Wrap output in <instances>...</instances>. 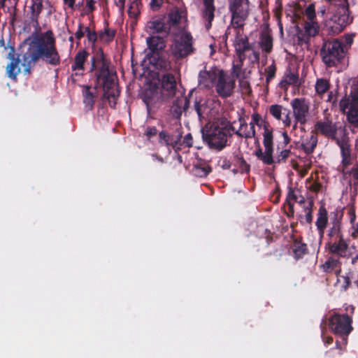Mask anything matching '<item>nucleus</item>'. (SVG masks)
<instances>
[{
    "mask_svg": "<svg viewBox=\"0 0 358 358\" xmlns=\"http://www.w3.org/2000/svg\"><path fill=\"white\" fill-rule=\"evenodd\" d=\"M8 58L11 62L7 66L8 77L15 80L17 75L21 71L20 64L25 74L31 73V68L36 62L42 58L48 64L57 65L59 63L60 57L55 47V39L51 31H48L40 36H36L29 44L28 50L20 53L15 57V50L10 48Z\"/></svg>",
    "mask_w": 358,
    "mask_h": 358,
    "instance_id": "obj_1",
    "label": "nucleus"
},
{
    "mask_svg": "<svg viewBox=\"0 0 358 358\" xmlns=\"http://www.w3.org/2000/svg\"><path fill=\"white\" fill-rule=\"evenodd\" d=\"M110 62L105 58L101 49L99 50L91 61L90 71L93 73L96 83L102 86L103 96L108 99L110 106L114 107L120 95L116 82V73L110 69Z\"/></svg>",
    "mask_w": 358,
    "mask_h": 358,
    "instance_id": "obj_2",
    "label": "nucleus"
},
{
    "mask_svg": "<svg viewBox=\"0 0 358 358\" xmlns=\"http://www.w3.org/2000/svg\"><path fill=\"white\" fill-rule=\"evenodd\" d=\"M234 130V127L227 119L219 118L202 129V138L210 149L220 151L227 146L228 137L231 136V131Z\"/></svg>",
    "mask_w": 358,
    "mask_h": 358,
    "instance_id": "obj_3",
    "label": "nucleus"
},
{
    "mask_svg": "<svg viewBox=\"0 0 358 358\" xmlns=\"http://www.w3.org/2000/svg\"><path fill=\"white\" fill-rule=\"evenodd\" d=\"M320 55L327 67H336L345 58L346 48L339 38L324 39Z\"/></svg>",
    "mask_w": 358,
    "mask_h": 358,
    "instance_id": "obj_4",
    "label": "nucleus"
},
{
    "mask_svg": "<svg viewBox=\"0 0 358 358\" xmlns=\"http://www.w3.org/2000/svg\"><path fill=\"white\" fill-rule=\"evenodd\" d=\"M247 20L248 18L245 20L243 26L239 27H234L231 21L232 27L237 29L234 41V47L238 59L241 60V62L248 58L252 64H258L259 61V54L253 49L252 45L249 42L248 36L243 33V29Z\"/></svg>",
    "mask_w": 358,
    "mask_h": 358,
    "instance_id": "obj_5",
    "label": "nucleus"
},
{
    "mask_svg": "<svg viewBox=\"0 0 358 358\" xmlns=\"http://www.w3.org/2000/svg\"><path fill=\"white\" fill-rule=\"evenodd\" d=\"M340 110L346 115L348 121L358 126V78L352 80L350 92L339 102Z\"/></svg>",
    "mask_w": 358,
    "mask_h": 358,
    "instance_id": "obj_6",
    "label": "nucleus"
},
{
    "mask_svg": "<svg viewBox=\"0 0 358 358\" xmlns=\"http://www.w3.org/2000/svg\"><path fill=\"white\" fill-rule=\"evenodd\" d=\"M331 6L334 8V13L332 20L334 25L330 27V31L332 34H338L345 27L352 22V17H350L351 11L348 0L334 4Z\"/></svg>",
    "mask_w": 358,
    "mask_h": 358,
    "instance_id": "obj_7",
    "label": "nucleus"
},
{
    "mask_svg": "<svg viewBox=\"0 0 358 358\" xmlns=\"http://www.w3.org/2000/svg\"><path fill=\"white\" fill-rule=\"evenodd\" d=\"M193 37L192 34L183 31L181 34L173 40L170 45L171 55L177 60L187 58L194 52Z\"/></svg>",
    "mask_w": 358,
    "mask_h": 358,
    "instance_id": "obj_8",
    "label": "nucleus"
},
{
    "mask_svg": "<svg viewBox=\"0 0 358 358\" xmlns=\"http://www.w3.org/2000/svg\"><path fill=\"white\" fill-rule=\"evenodd\" d=\"M314 131L335 142L348 133L345 125L328 119L317 121L314 125Z\"/></svg>",
    "mask_w": 358,
    "mask_h": 358,
    "instance_id": "obj_9",
    "label": "nucleus"
},
{
    "mask_svg": "<svg viewBox=\"0 0 358 358\" xmlns=\"http://www.w3.org/2000/svg\"><path fill=\"white\" fill-rule=\"evenodd\" d=\"M229 10L231 14L234 27H243L250 13L249 0H228Z\"/></svg>",
    "mask_w": 358,
    "mask_h": 358,
    "instance_id": "obj_10",
    "label": "nucleus"
},
{
    "mask_svg": "<svg viewBox=\"0 0 358 358\" xmlns=\"http://www.w3.org/2000/svg\"><path fill=\"white\" fill-rule=\"evenodd\" d=\"M352 320L348 315H334L329 320V327L336 334L343 336L345 343H347V336L352 330Z\"/></svg>",
    "mask_w": 358,
    "mask_h": 358,
    "instance_id": "obj_11",
    "label": "nucleus"
},
{
    "mask_svg": "<svg viewBox=\"0 0 358 358\" xmlns=\"http://www.w3.org/2000/svg\"><path fill=\"white\" fill-rule=\"evenodd\" d=\"M264 139L263 143L265 148L263 152L261 148H259L255 152V155L258 159L262 160L264 164L270 165L275 163V160L273 159V132L268 128V126L264 124Z\"/></svg>",
    "mask_w": 358,
    "mask_h": 358,
    "instance_id": "obj_12",
    "label": "nucleus"
},
{
    "mask_svg": "<svg viewBox=\"0 0 358 358\" xmlns=\"http://www.w3.org/2000/svg\"><path fill=\"white\" fill-rule=\"evenodd\" d=\"M235 88V79L227 75L222 70L218 71V78L215 85V90L222 98L229 97L233 94Z\"/></svg>",
    "mask_w": 358,
    "mask_h": 358,
    "instance_id": "obj_13",
    "label": "nucleus"
},
{
    "mask_svg": "<svg viewBox=\"0 0 358 358\" xmlns=\"http://www.w3.org/2000/svg\"><path fill=\"white\" fill-rule=\"evenodd\" d=\"M293 110V115L295 118L294 127L299 122L301 124H305L307 122V117L309 115V103L304 98L294 99L291 102Z\"/></svg>",
    "mask_w": 358,
    "mask_h": 358,
    "instance_id": "obj_14",
    "label": "nucleus"
},
{
    "mask_svg": "<svg viewBox=\"0 0 358 358\" xmlns=\"http://www.w3.org/2000/svg\"><path fill=\"white\" fill-rule=\"evenodd\" d=\"M169 27H179L185 31L187 26V12L183 8H173L168 14Z\"/></svg>",
    "mask_w": 358,
    "mask_h": 358,
    "instance_id": "obj_15",
    "label": "nucleus"
},
{
    "mask_svg": "<svg viewBox=\"0 0 358 358\" xmlns=\"http://www.w3.org/2000/svg\"><path fill=\"white\" fill-rule=\"evenodd\" d=\"M162 94L164 98L172 99L178 96V93H182L177 87V83L173 75L165 74L162 79Z\"/></svg>",
    "mask_w": 358,
    "mask_h": 358,
    "instance_id": "obj_16",
    "label": "nucleus"
},
{
    "mask_svg": "<svg viewBox=\"0 0 358 358\" xmlns=\"http://www.w3.org/2000/svg\"><path fill=\"white\" fill-rule=\"evenodd\" d=\"M304 33L299 30L297 33L299 44L308 43L310 38L315 36L319 33L320 26L315 20H306L304 22Z\"/></svg>",
    "mask_w": 358,
    "mask_h": 358,
    "instance_id": "obj_17",
    "label": "nucleus"
},
{
    "mask_svg": "<svg viewBox=\"0 0 358 358\" xmlns=\"http://www.w3.org/2000/svg\"><path fill=\"white\" fill-rule=\"evenodd\" d=\"M174 99L170 110L173 117L179 119L188 108L189 100L182 93H178Z\"/></svg>",
    "mask_w": 358,
    "mask_h": 358,
    "instance_id": "obj_18",
    "label": "nucleus"
},
{
    "mask_svg": "<svg viewBox=\"0 0 358 358\" xmlns=\"http://www.w3.org/2000/svg\"><path fill=\"white\" fill-rule=\"evenodd\" d=\"M147 29L152 34H164L167 36L170 34V27L165 24L164 17H153L147 23Z\"/></svg>",
    "mask_w": 358,
    "mask_h": 358,
    "instance_id": "obj_19",
    "label": "nucleus"
},
{
    "mask_svg": "<svg viewBox=\"0 0 358 358\" xmlns=\"http://www.w3.org/2000/svg\"><path fill=\"white\" fill-rule=\"evenodd\" d=\"M336 143L340 147L342 155V164L344 168H347L352 160L351 148L348 133L338 139Z\"/></svg>",
    "mask_w": 358,
    "mask_h": 358,
    "instance_id": "obj_20",
    "label": "nucleus"
},
{
    "mask_svg": "<svg viewBox=\"0 0 358 358\" xmlns=\"http://www.w3.org/2000/svg\"><path fill=\"white\" fill-rule=\"evenodd\" d=\"M327 248L330 253L341 257H346L349 246L348 241L343 237L337 240L328 241Z\"/></svg>",
    "mask_w": 358,
    "mask_h": 358,
    "instance_id": "obj_21",
    "label": "nucleus"
},
{
    "mask_svg": "<svg viewBox=\"0 0 358 358\" xmlns=\"http://www.w3.org/2000/svg\"><path fill=\"white\" fill-rule=\"evenodd\" d=\"M148 48L152 54H159L166 48V40L158 35H151L146 39Z\"/></svg>",
    "mask_w": 358,
    "mask_h": 358,
    "instance_id": "obj_22",
    "label": "nucleus"
},
{
    "mask_svg": "<svg viewBox=\"0 0 358 358\" xmlns=\"http://www.w3.org/2000/svg\"><path fill=\"white\" fill-rule=\"evenodd\" d=\"M238 121L240 122V127L238 130L234 131L235 134L241 138H254L256 134L254 124L250 123V126H248L244 117L241 115L238 117Z\"/></svg>",
    "mask_w": 358,
    "mask_h": 358,
    "instance_id": "obj_23",
    "label": "nucleus"
},
{
    "mask_svg": "<svg viewBox=\"0 0 358 358\" xmlns=\"http://www.w3.org/2000/svg\"><path fill=\"white\" fill-rule=\"evenodd\" d=\"M218 78V71L210 69L201 71L199 75V85L204 87H210Z\"/></svg>",
    "mask_w": 358,
    "mask_h": 358,
    "instance_id": "obj_24",
    "label": "nucleus"
},
{
    "mask_svg": "<svg viewBox=\"0 0 358 358\" xmlns=\"http://www.w3.org/2000/svg\"><path fill=\"white\" fill-rule=\"evenodd\" d=\"M159 137L160 142L164 141L166 145H171L175 150H180L182 148L181 134H179L174 138L167 132L162 131L159 133Z\"/></svg>",
    "mask_w": 358,
    "mask_h": 358,
    "instance_id": "obj_25",
    "label": "nucleus"
},
{
    "mask_svg": "<svg viewBox=\"0 0 358 358\" xmlns=\"http://www.w3.org/2000/svg\"><path fill=\"white\" fill-rule=\"evenodd\" d=\"M203 5L204 8L202 10V17L206 22V27L207 29H209L215 17V7L213 2H205Z\"/></svg>",
    "mask_w": 358,
    "mask_h": 358,
    "instance_id": "obj_26",
    "label": "nucleus"
},
{
    "mask_svg": "<svg viewBox=\"0 0 358 358\" xmlns=\"http://www.w3.org/2000/svg\"><path fill=\"white\" fill-rule=\"evenodd\" d=\"M327 210L324 206H321L318 210L316 226L320 235L322 236L328 222Z\"/></svg>",
    "mask_w": 358,
    "mask_h": 358,
    "instance_id": "obj_27",
    "label": "nucleus"
},
{
    "mask_svg": "<svg viewBox=\"0 0 358 358\" xmlns=\"http://www.w3.org/2000/svg\"><path fill=\"white\" fill-rule=\"evenodd\" d=\"M341 263L339 259L330 257L321 266L323 271L326 273H331L335 271L337 275L340 273L341 268Z\"/></svg>",
    "mask_w": 358,
    "mask_h": 358,
    "instance_id": "obj_28",
    "label": "nucleus"
},
{
    "mask_svg": "<svg viewBox=\"0 0 358 358\" xmlns=\"http://www.w3.org/2000/svg\"><path fill=\"white\" fill-rule=\"evenodd\" d=\"M327 236L328 241L337 240L343 237V234L341 231V223L340 221L335 220L331 223V227L329 230Z\"/></svg>",
    "mask_w": 358,
    "mask_h": 358,
    "instance_id": "obj_29",
    "label": "nucleus"
},
{
    "mask_svg": "<svg viewBox=\"0 0 358 358\" xmlns=\"http://www.w3.org/2000/svg\"><path fill=\"white\" fill-rule=\"evenodd\" d=\"M89 55L90 54L85 50H79L75 56L72 69L73 71L83 70L85 62L87 60Z\"/></svg>",
    "mask_w": 358,
    "mask_h": 358,
    "instance_id": "obj_30",
    "label": "nucleus"
},
{
    "mask_svg": "<svg viewBox=\"0 0 358 358\" xmlns=\"http://www.w3.org/2000/svg\"><path fill=\"white\" fill-rule=\"evenodd\" d=\"M259 45L263 51L269 53L273 48V38L267 32H262L260 37Z\"/></svg>",
    "mask_w": 358,
    "mask_h": 358,
    "instance_id": "obj_31",
    "label": "nucleus"
},
{
    "mask_svg": "<svg viewBox=\"0 0 358 358\" xmlns=\"http://www.w3.org/2000/svg\"><path fill=\"white\" fill-rule=\"evenodd\" d=\"M243 62L238 59L237 64H234L231 71V78H237L239 80L243 78H247V73L245 69H243Z\"/></svg>",
    "mask_w": 358,
    "mask_h": 358,
    "instance_id": "obj_32",
    "label": "nucleus"
},
{
    "mask_svg": "<svg viewBox=\"0 0 358 358\" xmlns=\"http://www.w3.org/2000/svg\"><path fill=\"white\" fill-rule=\"evenodd\" d=\"M287 201L289 208V212L292 215L294 214V204L292 201L298 202L300 204L305 203V199L301 195H297L294 190L290 189Z\"/></svg>",
    "mask_w": 358,
    "mask_h": 358,
    "instance_id": "obj_33",
    "label": "nucleus"
},
{
    "mask_svg": "<svg viewBox=\"0 0 358 358\" xmlns=\"http://www.w3.org/2000/svg\"><path fill=\"white\" fill-rule=\"evenodd\" d=\"M152 63L154 64L155 68L162 71H169L171 69V63L169 60V59L163 57L159 56L157 58H153V62Z\"/></svg>",
    "mask_w": 358,
    "mask_h": 358,
    "instance_id": "obj_34",
    "label": "nucleus"
},
{
    "mask_svg": "<svg viewBox=\"0 0 358 358\" xmlns=\"http://www.w3.org/2000/svg\"><path fill=\"white\" fill-rule=\"evenodd\" d=\"M329 80L325 78H319L316 80L315 91L317 95L322 96L327 92L330 88Z\"/></svg>",
    "mask_w": 358,
    "mask_h": 358,
    "instance_id": "obj_35",
    "label": "nucleus"
},
{
    "mask_svg": "<svg viewBox=\"0 0 358 358\" xmlns=\"http://www.w3.org/2000/svg\"><path fill=\"white\" fill-rule=\"evenodd\" d=\"M317 143V138L315 135H311L306 142L302 144L303 149L306 154H310L315 150Z\"/></svg>",
    "mask_w": 358,
    "mask_h": 358,
    "instance_id": "obj_36",
    "label": "nucleus"
},
{
    "mask_svg": "<svg viewBox=\"0 0 358 358\" xmlns=\"http://www.w3.org/2000/svg\"><path fill=\"white\" fill-rule=\"evenodd\" d=\"M43 8V0H34L33 4L31 7V20L37 22L38 16L41 13Z\"/></svg>",
    "mask_w": 358,
    "mask_h": 358,
    "instance_id": "obj_37",
    "label": "nucleus"
},
{
    "mask_svg": "<svg viewBox=\"0 0 358 358\" xmlns=\"http://www.w3.org/2000/svg\"><path fill=\"white\" fill-rule=\"evenodd\" d=\"M292 250L296 259L301 257L307 252V247L305 243L300 241H295L292 245Z\"/></svg>",
    "mask_w": 358,
    "mask_h": 358,
    "instance_id": "obj_38",
    "label": "nucleus"
},
{
    "mask_svg": "<svg viewBox=\"0 0 358 358\" xmlns=\"http://www.w3.org/2000/svg\"><path fill=\"white\" fill-rule=\"evenodd\" d=\"M83 95L85 103L92 109L94 104V96L90 91V87L85 86L84 87Z\"/></svg>",
    "mask_w": 358,
    "mask_h": 358,
    "instance_id": "obj_39",
    "label": "nucleus"
},
{
    "mask_svg": "<svg viewBox=\"0 0 358 358\" xmlns=\"http://www.w3.org/2000/svg\"><path fill=\"white\" fill-rule=\"evenodd\" d=\"M115 34V30L106 27L103 31H101L99 34V38L105 43H108L113 39Z\"/></svg>",
    "mask_w": 358,
    "mask_h": 358,
    "instance_id": "obj_40",
    "label": "nucleus"
},
{
    "mask_svg": "<svg viewBox=\"0 0 358 358\" xmlns=\"http://www.w3.org/2000/svg\"><path fill=\"white\" fill-rule=\"evenodd\" d=\"M337 283L342 289L345 290L350 285V278L348 275H339L337 279Z\"/></svg>",
    "mask_w": 358,
    "mask_h": 358,
    "instance_id": "obj_41",
    "label": "nucleus"
},
{
    "mask_svg": "<svg viewBox=\"0 0 358 358\" xmlns=\"http://www.w3.org/2000/svg\"><path fill=\"white\" fill-rule=\"evenodd\" d=\"M245 79L246 78H243L239 80L240 87L243 94H250L252 92L250 84L249 81Z\"/></svg>",
    "mask_w": 358,
    "mask_h": 358,
    "instance_id": "obj_42",
    "label": "nucleus"
},
{
    "mask_svg": "<svg viewBox=\"0 0 358 358\" xmlns=\"http://www.w3.org/2000/svg\"><path fill=\"white\" fill-rule=\"evenodd\" d=\"M270 113L277 120L281 119L282 106L280 105H272L269 109Z\"/></svg>",
    "mask_w": 358,
    "mask_h": 358,
    "instance_id": "obj_43",
    "label": "nucleus"
},
{
    "mask_svg": "<svg viewBox=\"0 0 358 358\" xmlns=\"http://www.w3.org/2000/svg\"><path fill=\"white\" fill-rule=\"evenodd\" d=\"M305 15L307 17L306 20H315L316 15L314 4L311 3L308 5V6L305 10Z\"/></svg>",
    "mask_w": 358,
    "mask_h": 358,
    "instance_id": "obj_44",
    "label": "nucleus"
},
{
    "mask_svg": "<svg viewBox=\"0 0 358 358\" xmlns=\"http://www.w3.org/2000/svg\"><path fill=\"white\" fill-rule=\"evenodd\" d=\"M354 36V34H345L343 39L341 40L343 43V45L346 48V54L353 42Z\"/></svg>",
    "mask_w": 358,
    "mask_h": 358,
    "instance_id": "obj_45",
    "label": "nucleus"
},
{
    "mask_svg": "<svg viewBox=\"0 0 358 358\" xmlns=\"http://www.w3.org/2000/svg\"><path fill=\"white\" fill-rule=\"evenodd\" d=\"M194 109L201 118L206 110V106L204 103H202V101H196L194 103Z\"/></svg>",
    "mask_w": 358,
    "mask_h": 358,
    "instance_id": "obj_46",
    "label": "nucleus"
},
{
    "mask_svg": "<svg viewBox=\"0 0 358 358\" xmlns=\"http://www.w3.org/2000/svg\"><path fill=\"white\" fill-rule=\"evenodd\" d=\"M85 2L86 4L83 10L85 15H88L94 10V3H96V0H85Z\"/></svg>",
    "mask_w": 358,
    "mask_h": 358,
    "instance_id": "obj_47",
    "label": "nucleus"
},
{
    "mask_svg": "<svg viewBox=\"0 0 358 358\" xmlns=\"http://www.w3.org/2000/svg\"><path fill=\"white\" fill-rule=\"evenodd\" d=\"M313 205V201H310L308 203V206H306V214L305 216V219L308 224L311 223V222L313 220V215H312Z\"/></svg>",
    "mask_w": 358,
    "mask_h": 358,
    "instance_id": "obj_48",
    "label": "nucleus"
},
{
    "mask_svg": "<svg viewBox=\"0 0 358 358\" xmlns=\"http://www.w3.org/2000/svg\"><path fill=\"white\" fill-rule=\"evenodd\" d=\"M275 71L276 67L274 64H271L266 69V82H269L275 76Z\"/></svg>",
    "mask_w": 358,
    "mask_h": 358,
    "instance_id": "obj_49",
    "label": "nucleus"
},
{
    "mask_svg": "<svg viewBox=\"0 0 358 358\" xmlns=\"http://www.w3.org/2000/svg\"><path fill=\"white\" fill-rule=\"evenodd\" d=\"M182 146L184 145L186 148H192L193 146L194 141L191 134H187L182 141H181Z\"/></svg>",
    "mask_w": 358,
    "mask_h": 358,
    "instance_id": "obj_50",
    "label": "nucleus"
},
{
    "mask_svg": "<svg viewBox=\"0 0 358 358\" xmlns=\"http://www.w3.org/2000/svg\"><path fill=\"white\" fill-rule=\"evenodd\" d=\"M298 81V76L293 73L287 74L285 78V82L289 85L296 84Z\"/></svg>",
    "mask_w": 358,
    "mask_h": 358,
    "instance_id": "obj_51",
    "label": "nucleus"
},
{
    "mask_svg": "<svg viewBox=\"0 0 358 358\" xmlns=\"http://www.w3.org/2000/svg\"><path fill=\"white\" fill-rule=\"evenodd\" d=\"M290 153V150L287 149L281 151L280 153L277 156L276 161H275V162L280 163L282 161H285L289 156Z\"/></svg>",
    "mask_w": 358,
    "mask_h": 358,
    "instance_id": "obj_52",
    "label": "nucleus"
},
{
    "mask_svg": "<svg viewBox=\"0 0 358 358\" xmlns=\"http://www.w3.org/2000/svg\"><path fill=\"white\" fill-rule=\"evenodd\" d=\"M164 3V0H151L150 3V8L154 10H158Z\"/></svg>",
    "mask_w": 358,
    "mask_h": 358,
    "instance_id": "obj_53",
    "label": "nucleus"
},
{
    "mask_svg": "<svg viewBox=\"0 0 358 358\" xmlns=\"http://www.w3.org/2000/svg\"><path fill=\"white\" fill-rule=\"evenodd\" d=\"M85 31H87V38L90 41L95 42L99 36H97L96 33L95 31H91L89 27L85 28Z\"/></svg>",
    "mask_w": 358,
    "mask_h": 358,
    "instance_id": "obj_54",
    "label": "nucleus"
},
{
    "mask_svg": "<svg viewBox=\"0 0 358 358\" xmlns=\"http://www.w3.org/2000/svg\"><path fill=\"white\" fill-rule=\"evenodd\" d=\"M310 191L317 193L322 188V185L319 182H314L308 187Z\"/></svg>",
    "mask_w": 358,
    "mask_h": 358,
    "instance_id": "obj_55",
    "label": "nucleus"
},
{
    "mask_svg": "<svg viewBox=\"0 0 358 358\" xmlns=\"http://www.w3.org/2000/svg\"><path fill=\"white\" fill-rule=\"evenodd\" d=\"M252 122L255 124H257V125H260V123L262 122V116L258 114V113H254L252 115Z\"/></svg>",
    "mask_w": 358,
    "mask_h": 358,
    "instance_id": "obj_56",
    "label": "nucleus"
},
{
    "mask_svg": "<svg viewBox=\"0 0 358 358\" xmlns=\"http://www.w3.org/2000/svg\"><path fill=\"white\" fill-rule=\"evenodd\" d=\"M157 133V129L155 127H148L145 131V135L150 138L152 136H155Z\"/></svg>",
    "mask_w": 358,
    "mask_h": 358,
    "instance_id": "obj_57",
    "label": "nucleus"
},
{
    "mask_svg": "<svg viewBox=\"0 0 358 358\" xmlns=\"http://www.w3.org/2000/svg\"><path fill=\"white\" fill-rule=\"evenodd\" d=\"M239 162L242 168L243 171L248 172L250 170V166L245 162L243 159H239Z\"/></svg>",
    "mask_w": 358,
    "mask_h": 358,
    "instance_id": "obj_58",
    "label": "nucleus"
},
{
    "mask_svg": "<svg viewBox=\"0 0 358 358\" xmlns=\"http://www.w3.org/2000/svg\"><path fill=\"white\" fill-rule=\"evenodd\" d=\"M75 36H76V38L77 39H78V40L80 39L84 36V32L82 30V25L81 24L79 25V29L76 32Z\"/></svg>",
    "mask_w": 358,
    "mask_h": 358,
    "instance_id": "obj_59",
    "label": "nucleus"
},
{
    "mask_svg": "<svg viewBox=\"0 0 358 358\" xmlns=\"http://www.w3.org/2000/svg\"><path fill=\"white\" fill-rule=\"evenodd\" d=\"M196 171L198 174L201 176H206L208 174V171L205 168L196 167Z\"/></svg>",
    "mask_w": 358,
    "mask_h": 358,
    "instance_id": "obj_60",
    "label": "nucleus"
},
{
    "mask_svg": "<svg viewBox=\"0 0 358 358\" xmlns=\"http://www.w3.org/2000/svg\"><path fill=\"white\" fill-rule=\"evenodd\" d=\"M115 3L120 10H123L124 8L125 0H116Z\"/></svg>",
    "mask_w": 358,
    "mask_h": 358,
    "instance_id": "obj_61",
    "label": "nucleus"
},
{
    "mask_svg": "<svg viewBox=\"0 0 358 358\" xmlns=\"http://www.w3.org/2000/svg\"><path fill=\"white\" fill-rule=\"evenodd\" d=\"M328 101L332 103H335L336 101V98L334 96L332 92H330L328 95Z\"/></svg>",
    "mask_w": 358,
    "mask_h": 358,
    "instance_id": "obj_62",
    "label": "nucleus"
},
{
    "mask_svg": "<svg viewBox=\"0 0 358 358\" xmlns=\"http://www.w3.org/2000/svg\"><path fill=\"white\" fill-rule=\"evenodd\" d=\"M65 4L68 5L71 8H74L75 0H64Z\"/></svg>",
    "mask_w": 358,
    "mask_h": 358,
    "instance_id": "obj_63",
    "label": "nucleus"
},
{
    "mask_svg": "<svg viewBox=\"0 0 358 358\" xmlns=\"http://www.w3.org/2000/svg\"><path fill=\"white\" fill-rule=\"evenodd\" d=\"M284 123L286 126H290L291 124V118L289 116V115H287L285 120H284Z\"/></svg>",
    "mask_w": 358,
    "mask_h": 358,
    "instance_id": "obj_64",
    "label": "nucleus"
}]
</instances>
